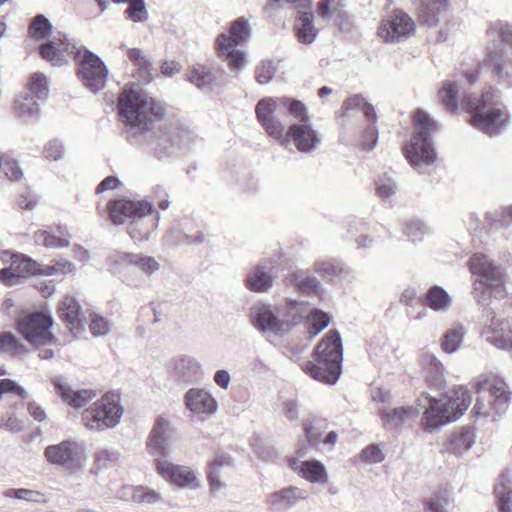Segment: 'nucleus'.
<instances>
[{"label": "nucleus", "mask_w": 512, "mask_h": 512, "mask_svg": "<svg viewBox=\"0 0 512 512\" xmlns=\"http://www.w3.org/2000/svg\"><path fill=\"white\" fill-rule=\"evenodd\" d=\"M439 98L449 110H456L461 99L469 107L472 125L488 135L499 133L509 124V114L499 103L498 91L486 90L475 102L466 95L460 82L447 81L439 91Z\"/></svg>", "instance_id": "nucleus-1"}, {"label": "nucleus", "mask_w": 512, "mask_h": 512, "mask_svg": "<svg viewBox=\"0 0 512 512\" xmlns=\"http://www.w3.org/2000/svg\"><path fill=\"white\" fill-rule=\"evenodd\" d=\"M40 54L54 66L68 63L70 57L77 61V76L82 85L93 93L103 90L107 85L108 69L99 56L78 47L67 37H55L47 44L41 45Z\"/></svg>", "instance_id": "nucleus-2"}, {"label": "nucleus", "mask_w": 512, "mask_h": 512, "mask_svg": "<svg viewBox=\"0 0 512 512\" xmlns=\"http://www.w3.org/2000/svg\"><path fill=\"white\" fill-rule=\"evenodd\" d=\"M311 358L301 364L304 373L318 382L334 385L342 374L343 346L339 333L329 331Z\"/></svg>", "instance_id": "nucleus-3"}, {"label": "nucleus", "mask_w": 512, "mask_h": 512, "mask_svg": "<svg viewBox=\"0 0 512 512\" xmlns=\"http://www.w3.org/2000/svg\"><path fill=\"white\" fill-rule=\"evenodd\" d=\"M471 402L470 391L465 387H459L453 396L441 400L426 394L421 395L417 406L424 409V430L433 431L457 420L469 408Z\"/></svg>", "instance_id": "nucleus-4"}, {"label": "nucleus", "mask_w": 512, "mask_h": 512, "mask_svg": "<svg viewBox=\"0 0 512 512\" xmlns=\"http://www.w3.org/2000/svg\"><path fill=\"white\" fill-rule=\"evenodd\" d=\"M303 312V304L295 300L280 307L257 302L250 308V320L252 325L265 335L283 336L291 330Z\"/></svg>", "instance_id": "nucleus-5"}, {"label": "nucleus", "mask_w": 512, "mask_h": 512, "mask_svg": "<svg viewBox=\"0 0 512 512\" xmlns=\"http://www.w3.org/2000/svg\"><path fill=\"white\" fill-rule=\"evenodd\" d=\"M475 281L473 295L478 304L487 306L492 298L501 300L506 296L505 279L502 268L486 254L474 253L468 262Z\"/></svg>", "instance_id": "nucleus-6"}, {"label": "nucleus", "mask_w": 512, "mask_h": 512, "mask_svg": "<svg viewBox=\"0 0 512 512\" xmlns=\"http://www.w3.org/2000/svg\"><path fill=\"white\" fill-rule=\"evenodd\" d=\"M118 107L121 121L130 128L147 130L164 115L158 101L135 89L122 92Z\"/></svg>", "instance_id": "nucleus-7"}, {"label": "nucleus", "mask_w": 512, "mask_h": 512, "mask_svg": "<svg viewBox=\"0 0 512 512\" xmlns=\"http://www.w3.org/2000/svg\"><path fill=\"white\" fill-rule=\"evenodd\" d=\"M415 132L404 147L405 157L410 165L421 172L437 159L431 133L437 130V123L422 109L413 116Z\"/></svg>", "instance_id": "nucleus-8"}, {"label": "nucleus", "mask_w": 512, "mask_h": 512, "mask_svg": "<svg viewBox=\"0 0 512 512\" xmlns=\"http://www.w3.org/2000/svg\"><path fill=\"white\" fill-rule=\"evenodd\" d=\"M474 389L478 394L486 390L489 392L488 403L480 398L476 400L473 408L476 417H491L493 420H497L508 411L511 391L502 377L494 374H481L475 380Z\"/></svg>", "instance_id": "nucleus-9"}, {"label": "nucleus", "mask_w": 512, "mask_h": 512, "mask_svg": "<svg viewBox=\"0 0 512 512\" xmlns=\"http://www.w3.org/2000/svg\"><path fill=\"white\" fill-rule=\"evenodd\" d=\"M250 38L248 21L240 17L231 23L228 32L221 33L216 40L218 57L228 63L231 71L238 72L245 66L246 54L238 49Z\"/></svg>", "instance_id": "nucleus-10"}, {"label": "nucleus", "mask_w": 512, "mask_h": 512, "mask_svg": "<svg viewBox=\"0 0 512 512\" xmlns=\"http://www.w3.org/2000/svg\"><path fill=\"white\" fill-rule=\"evenodd\" d=\"M52 325V316L44 312L31 313L18 322L19 332L30 344L39 348L42 359H51L55 355V350L50 348L57 346V340L50 331Z\"/></svg>", "instance_id": "nucleus-11"}, {"label": "nucleus", "mask_w": 512, "mask_h": 512, "mask_svg": "<svg viewBox=\"0 0 512 512\" xmlns=\"http://www.w3.org/2000/svg\"><path fill=\"white\" fill-rule=\"evenodd\" d=\"M123 415L120 396L106 393L82 413L83 425L91 431H103L117 426Z\"/></svg>", "instance_id": "nucleus-12"}, {"label": "nucleus", "mask_w": 512, "mask_h": 512, "mask_svg": "<svg viewBox=\"0 0 512 512\" xmlns=\"http://www.w3.org/2000/svg\"><path fill=\"white\" fill-rule=\"evenodd\" d=\"M44 457L49 464L60 466L70 473L80 471L88 463L86 446L74 439L47 446Z\"/></svg>", "instance_id": "nucleus-13"}, {"label": "nucleus", "mask_w": 512, "mask_h": 512, "mask_svg": "<svg viewBox=\"0 0 512 512\" xmlns=\"http://www.w3.org/2000/svg\"><path fill=\"white\" fill-rule=\"evenodd\" d=\"M283 139L275 141L288 146L293 143L301 153H311L317 150L322 143V135L309 123H293L283 131Z\"/></svg>", "instance_id": "nucleus-14"}, {"label": "nucleus", "mask_w": 512, "mask_h": 512, "mask_svg": "<svg viewBox=\"0 0 512 512\" xmlns=\"http://www.w3.org/2000/svg\"><path fill=\"white\" fill-rule=\"evenodd\" d=\"M481 336L494 347L512 351V329L508 322L499 319L491 308H485Z\"/></svg>", "instance_id": "nucleus-15"}, {"label": "nucleus", "mask_w": 512, "mask_h": 512, "mask_svg": "<svg viewBox=\"0 0 512 512\" xmlns=\"http://www.w3.org/2000/svg\"><path fill=\"white\" fill-rule=\"evenodd\" d=\"M157 472L170 484L182 489H198L200 481L196 472L185 465H177L163 458L156 461Z\"/></svg>", "instance_id": "nucleus-16"}, {"label": "nucleus", "mask_w": 512, "mask_h": 512, "mask_svg": "<svg viewBox=\"0 0 512 512\" xmlns=\"http://www.w3.org/2000/svg\"><path fill=\"white\" fill-rule=\"evenodd\" d=\"M281 104V98L265 97L258 101L255 106V114L258 122L267 135L274 140L283 139L285 125L277 117L276 111Z\"/></svg>", "instance_id": "nucleus-17"}, {"label": "nucleus", "mask_w": 512, "mask_h": 512, "mask_svg": "<svg viewBox=\"0 0 512 512\" xmlns=\"http://www.w3.org/2000/svg\"><path fill=\"white\" fill-rule=\"evenodd\" d=\"M415 30V24L411 17L403 11H395L383 19L378 36L384 42H397L408 38Z\"/></svg>", "instance_id": "nucleus-18"}, {"label": "nucleus", "mask_w": 512, "mask_h": 512, "mask_svg": "<svg viewBox=\"0 0 512 512\" xmlns=\"http://www.w3.org/2000/svg\"><path fill=\"white\" fill-rule=\"evenodd\" d=\"M173 429L169 417L158 416L153 424L146 441V446L151 455L167 456L172 451Z\"/></svg>", "instance_id": "nucleus-19"}, {"label": "nucleus", "mask_w": 512, "mask_h": 512, "mask_svg": "<svg viewBox=\"0 0 512 512\" xmlns=\"http://www.w3.org/2000/svg\"><path fill=\"white\" fill-rule=\"evenodd\" d=\"M32 275H41V265L27 255L14 254L10 266L0 269V282L14 286Z\"/></svg>", "instance_id": "nucleus-20"}, {"label": "nucleus", "mask_w": 512, "mask_h": 512, "mask_svg": "<svg viewBox=\"0 0 512 512\" xmlns=\"http://www.w3.org/2000/svg\"><path fill=\"white\" fill-rule=\"evenodd\" d=\"M184 404L192 415L200 420H206L215 415L218 402L212 393L205 388H190L184 395Z\"/></svg>", "instance_id": "nucleus-21"}, {"label": "nucleus", "mask_w": 512, "mask_h": 512, "mask_svg": "<svg viewBox=\"0 0 512 512\" xmlns=\"http://www.w3.org/2000/svg\"><path fill=\"white\" fill-rule=\"evenodd\" d=\"M289 467L305 481L326 486L329 483V474L325 465L316 459L301 461L297 457L289 459Z\"/></svg>", "instance_id": "nucleus-22"}, {"label": "nucleus", "mask_w": 512, "mask_h": 512, "mask_svg": "<svg viewBox=\"0 0 512 512\" xmlns=\"http://www.w3.org/2000/svg\"><path fill=\"white\" fill-rule=\"evenodd\" d=\"M151 212V203L144 200L119 199L110 203L109 215L112 223L120 225L133 220L137 213Z\"/></svg>", "instance_id": "nucleus-23"}, {"label": "nucleus", "mask_w": 512, "mask_h": 512, "mask_svg": "<svg viewBox=\"0 0 512 512\" xmlns=\"http://www.w3.org/2000/svg\"><path fill=\"white\" fill-rule=\"evenodd\" d=\"M158 224L159 214L154 212L151 206V212L137 213L136 217L129 221L127 231L135 242H143L150 239Z\"/></svg>", "instance_id": "nucleus-24"}, {"label": "nucleus", "mask_w": 512, "mask_h": 512, "mask_svg": "<svg viewBox=\"0 0 512 512\" xmlns=\"http://www.w3.org/2000/svg\"><path fill=\"white\" fill-rule=\"evenodd\" d=\"M52 383L62 401L74 409H81L96 397V392L94 390H73L69 383L60 377H55L52 380Z\"/></svg>", "instance_id": "nucleus-25"}, {"label": "nucleus", "mask_w": 512, "mask_h": 512, "mask_svg": "<svg viewBox=\"0 0 512 512\" xmlns=\"http://www.w3.org/2000/svg\"><path fill=\"white\" fill-rule=\"evenodd\" d=\"M421 367L426 383L435 390H443L446 387L445 366L434 354L424 352L421 355Z\"/></svg>", "instance_id": "nucleus-26"}, {"label": "nucleus", "mask_w": 512, "mask_h": 512, "mask_svg": "<svg viewBox=\"0 0 512 512\" xmlns=\"http://www.w3.org/2000/svg\"><path fill=\"white\" fill-rule=\"evenodd\" d=\"M306 498L305 492L296 487L289 486L271 493L266 500L267 505L274 511L291 508Z\"/></svg>", "instance_id": "nucleus-27"}, {"label": "nucleus", "mask_w": 512, "mask_h": 512, "mask_svg": "<svg viewBox=\"0 0 512 512\" xmlns=\"http://www.w3.org/2000/svg\"><path fill=\"white\" fill-rule=\"evenodd\" d=\"M273 269V262L251 268L246 278L248 288L254 292L268 291L275 278Z\"/></svg>", "instance_id": "nucleus-28"}, {"label": "nucleus", "mask_w": 512, "mask_h": 512, "mask_svg": "<svg viewBox=\"0 0 512 512\" xmlns=\"http://www.w3.org/2000/svg\"><path fill=\"white\" fill-rule=\"evenodd\" d=\"M504 53L502 50H491L484 59L482 66L489 67L495 82L502 88L512 86V76L503 65Z\"/></svg>", "instance_id": "nucleus-29"}, {"label": "nucleus", "mask_w": 512, "mask_h": 512, "mask_svg": "<svg viewBox=\"0 0 512 512\" xmlns=\"http://www.w3.org/2000/svg\"><path fill=\"white\" fill-rule=\"evenodd\" d=\"M467 333L466 325L460 322L454 323L442 335L441 350L449 355L457 353L461 349Z\"/></svg>", "instance_id": "nucleus-30"}, {"label": "nucleus", "mask_w": 512, "mask_h": 512, "mask_svg": "<svg viewBox=\"0 0 512 512\" xmlns=\"http://www.w3.org/2000/svg\"><path fill=\"white\" fill-rule=\"evenodd\" d=\"M118 497L139 504H155L162 499L157 491L146 486H124L118 492Z\"/></svg>", "instance_id": "nucleus-31"}, {"label": "nucleus", "mask_w": 512, "mask_h": 512, "mask_svg": "<svg viewBox=\"0 0 512 512\" xmlns=\"http://www.w3.org/2000/svg\"><path fill=\"white\" fill-rule=\"evenodd\" d=\"M419 413V408H414L412 406L385 408L380 411V418L385 426L389 428H398L407 420L417 416Z\"/></svg>", "instance_id": "nucleus-32"}, {"label": "nucleus", "mask_w": 512, "mask_h": 512, "mask_svg": "<svg viewBox=\"0 0 512 512\" xmlns=\"http://www.w3.org/2000/svg\"><path fill=\"white\" fill-rule=\"evenodd\" d=\"M58 311L71 330L82 326L81 305L74 296L66 295L60 302Z\"/></svg>", "instance_id": "nucleus-33"}, {"label": "nucleus", "mask_w": 512, "mask_h": 512, "mask_svg": "<svg viewBox=\"0 0 512 512\" xmlns=\"http://www.w3.org/2000/svg\"><path fill=\"white\" fill-rule=\"evenodd\" d=\"M294 29L298 41L302 44H311L318 34L314 26V16L309 12L299 14L295 20Z\"/></svg>", "instance_id": "nucleus-34"}, {"label": "nucleus", "mask_w": 512, "mask_h": 512, "mask_svg": "<svg viewBox=\"0 0 512 512\" xmlns=\"http://www.w3.org/2000/svg\"><path fill=\"white\" fill-rule=\"evenodd\" d=\"M494 494L501 512H512V478L509 473L502 474L495 484Z\"/></svg>", "instance_id": "nucleus-35"}, {"label": "nucleus", "mask_w": 512, "mask_h": 512, "mask_svg": "<svg viewBox=\"0 0 512 512\" xmlns=\"http://www.w3.org/2000/svg\"><path fill=\"white\" fill-rule=\"evenodd\" d=\"M424 303L433 311L446 312L452 304V298L443 287L434 285L427 291Z\"/></svg>", "instance_id": "nucleus-36"}, {"label": "nucleus", "mask_w": 512, "mask_h": 512, "mask_svg": "<svg viewBox=\"0 0 512 512\" xmlns=\"http://www.w3.org/2000/svg\"><path fill=\"white\" fill-rule=\"evenodd\" d=\"M448 7L447 0H423L419 12V19L427 26L435 25L439 15Z\"/></svg>", "instance_id": "nucleus-37"}, {"label": "nucleus", "mask_w": 512, "mask_h": 512, "mask_svg": "<svg viewBox=\"0 0 512 512\" xmlns=\"http://www.w3.org/2000/svg\"><path fill=\"white\" fill-rule=\"evenodd\" d=\"M58 234L55 235L47 231H38L35 233V242L46 248H65L70 244L71 235L65 227L58 228Z\"/></svg>", "instance_id": "nucleus-38"}, {"label": "nucleus", "mask_w": 512, "mask_h": 512, "mask_svg": "<svg viewBox=\"0 0 512 512\" xmlns=\"http://www.w3.org/2000/svg\"><path fill=\"white\" fill-rule=\"evenodd\" d=\"M187 80L201 90H210L215 82V75L211 68L196 64L187 71Z\"/></svg>", "instance_id": "nucleus-39"}, {"label": "nucleus", "mask_w": 512, "mask_h": 512, "mask_svg": "<svg viewBox=\"0 0 512 512\" xmlns=\"http://www.w3.org/2000/svg\"><path fill=\"white\" fill-rule=\"evenodd\" d=\"M29 33L30 36L35 40L41 41L47 39V42L43 43L42 45L47 44L55 37H67L66 35L58 33L57 35H54L52 38H50L52 33V26L50 21L44 15H38L32 20Z\"/></svg>", "instance_id": "nucleus-40"}, {"label": "nucleus", "mask_w": 512, "mask_h": 512, "mask_svg": "<svg viewBox=\"0 0 512 512\" xmlns=\"http://www.w3.org/2000/svg\"><path fill=\"white\" fill-rule=\"evenodd\" d=\"M37 100L34 95L28 92L19 95L15 101V108L19 116L24 119L37 118L40 113V106Z\"/></svg>", "instance_id": "nucleus-41"}, {"label": "nucleus", "mask_w": 512, "mask_h": 512, "mask_svg": "<svg viewBox=\"0 0 512 512\" xmlns=\"http://www.w3.org/2000/svg\"><path fill=\"white\" fill-rule=\"evenodd\" d=\"M120 462V453L112 448H101L94 453V464L92 472L97 474L100 471L109 469Z\"/></svg>", "instance_id": "nucleus-42"}, {"label": "nucleus", "mask_w": 512, "mask_h": 512, "mask_svg": "<svg viewBox=\"0 0 512 512\" xmlns=\"http://www.w3.org/2000/svg\"><path fill=\"white\" fill-rule=\"evenodd\" d=\"M342 108L345 111H362L366 119L371 123H375L377 120L374 107L361 94H354L348 97L344 101Z\"/></svg>", "instance_id": "nucleus-43"}, {"label": "nucleus", "mask_w": 512, "mask_h": 512, "mask_svg": "<svg viewBox=\"0 0 512 512\" xmlns=\"http://www.w3.org/2000/svg\"><path fill=\"white\" fill-rule=\"evenodd\" d=\"M174 371L179 378L188 380L201 372V365L197 359L190 356H180L173 362Z\"/></svg>", "instance_id": "nucleus-44"}, {"label": "nucleus", "mask_w": 512, "mask_h": 512, "mask_svg": "<svg viewBox=\"0 0 512 512\" xmlns=\"http://www.w3.org/2000/svg\"><path fill=\"white\" fill-rule=\"evenodd\" d=\"M476 440L475 431L472 428H463L458 433L452 436L450 445L453 453L456 455H463L470 450Z\"/></svg>", "instance_id": "nucleus-45"}, {"label": "nucleus", "mask_w": 512, "mask_h": 512, "mask_svg": "<svg viewBox=\"0 0 512 512\" xmlns=\"http://www.w3.org/2000/svg\"><path fill=\"white\" fill-rule=\"evenodd\" d=\"M315 272L323 277L342 278L349 274L348 268L336 260H322L315 263Z\"/></svg>", "instance_id": "nucleus-46"}, {"label": "nucleus", "mask_w": 512, "mask_h": 512, "mask_svg": "<svg viewBox=\"0 0 512 512\" xmlns=\"http://www.w3.org/2000/svg\"><path fill=\"white\" fill-rule=\"evenodd\" d=\"M281 105H283L290 116L297 121L296 123H309L310 122V114L305 104L301 101L284 97L281 98Z\"/></svg>", "instance_id": "nucleus-47"}, {"label": "nucleus", "mask_w": 512, "mask_h": 512, "mask_svg": "<svg viewBox=\"0 0 512 512\" xmlns=\"http://www.w3.org/2000/svg\"><path fill=\"white\" fill-rule=\"evenodd\" d=\"M135 253L115 252L107 259L108 269L115 275H120L128 266H134Z\"/></svg>", "instance_id": "nucleus-48"}, {"label": "nucleus", "mask_w": 512, "mask_h": 512, "mask_svg": "<svg viewBox=\"0 0 512 512\" xmlns=\"http://www.w3.org/2000/svg\"><path fill=\"white\" fill-rule=\"evenodd\" d=\"M451 496L448 490H439L424 502L425 512H447Z\"/></svg>", "instance_id": "nucleus-49"}, {"label": "nucleus", "mask_w": 512, "mask_h": 512, "mask_svg": "<svg viewBox=\"0 0 512 512\" xmlns=\"http://www.w3.org/2000/svg\"><path fill=\"white\" fill-rule=\"evenodd\" d=\"M4 496L6 498L18 499L36 504L46 502L45 495L42 492L26 488H10L4 492Z\"/></svg>", "instance_id": "nucleus-50"}, {"label": "nucleus", "mask_w": 512, "mask_h": 512, "mask_svg": "<svg viewBox=\"0 0 512 512\" xmlns=\"http://www.w3.org/2000/svg\"><path fill=\"white\" fill-rule=\"evenodd\" d=\"M487 34L492 39L509 43L512 41V24L503 20L491 21L487 26Z\"/></svg>", "instance_id": "nucleus-51"}, {"label": "nucleus", "mask_w": 512, "mask_h": 512, "mask_svg": "<svg viewBox=\"0 0 512 512\" xmlns=\"http://www.w3.org/2000/svg\"><path fill=\"white\" fill-rule=\"evenodd\" d=\"M27 92L34 95L38 100L45 99L49 92L46 76L39 72L32 73L29 78Z\"/></svg>", "instance_id": "nucleus-52"}, {"label": "nucleus", "mask_w": 512, "mask_h": 512, "mask_svg": "<svg viewBox=\"0 0 512 512\" xmlns=\"http://www.w3.org/2000/svg\"><path fill=\"white\" fill-rule=\"evenodd\" d=\"M134 267L138 268L147 276L155 275L161 268L160 261L153 257L142 253H135Z\"/></svg>", "instance_id": "nucleus-53"}, {"label": "nucleus", "mask_w": 512, "mask_h": 512, "mask_svg": "<svg viewBox=\"0 0 512 512\" xmlns=\"http://www.w3.org/2000/svg\"><path fill=\"white\" fill-rule=\"evenodd\" d=\"M25 352L26 348L24 344H22L14 334L10 332L0 333V354L8 353L17 355Z\"/></svg>", "instance_id": "nucleus-54"}, {"label": "nucleus", "mask_w": 512, "mask_h": 512, "mask_svg": "<svg viewBox=\"0 0 512 512\" xmlns=\"http://www.w3.org/2000/svg\"><path fill=\"white\" fill-rule=\"evenodd\" d=\"M76 271V267L73 262L60 258L51 265L41 267V275L44 276H60L71 274Z\"/></svg>", "instance_id": "nucleus-55"}, {"label": "nucleus", "mask_w": 512, "mask_h": 512, "mask_svg": "<svg viewBox=\"0 0 512 512\" xmlns=\"http://www.w3.org/2000/svg\"><path fill=\"white\" fill-rule=\"evenodd\" d=\"M292 281L295 282L300 291L307 294H318L321 290L320 282L313 276L304 275L302 272H294Z\"/></svg>", "instance_id": "nucleus-56"}, {"label": "nucleus", "mask_w": 512, "mask_h": 512, "mask_svg": "<svg viewBox=\"0 0 512 512\" xmlns=\"http://www.w3.org/2000/svg\"><path fill=\"white\" fill-rule=\"evenodd\" d=\"M330 322L329 316L321 310L312 309L308 315L309 333L312 336L318 335Z\"/></svg>", "instance_id": "nucleus-57"}, {"label": "nucleus", "mask_w": 512, "mask_h": 512, "mask_svg": "<svg viewBox=\"0 0 512 512\" xmlns=\"http://www.w3.org/2000/svg\"><path fill=\"white\" fill-rule=\"evenodd\" d=\"M397 192V184L392 176L383 174L376 181V193L383 199L387 200L393 197Z\"/></svg>", "instance_id": "nucleus-58"}, {"label": "nucleus", "mask_w": 512, "mask_h": 512, "mask_svg": "<svg viewBox=\"0 0 512 512\" xmlns=\"http://www.w3.org/2000/svg\"><path fill=\"white\" fill-rule=\"evenodd\" d=\"M112 329V323L109 319L99 315L92 314L90 330L93 336L95 337H103L107 335Z\"/></svg>", "instance_id": "nucleus-59"}, {"label": "nucleus", "mask_w": 512, "mask_h": 512, "mask_svg": "<svg viewBox=\"0 0 512 512\" xmlns=\"http://www.w3.org/2000/svg\"><path fill=\"white\" fill-rule=\"evenodd\" d=\"M344 6L343 0H321L317 12L321 18L328 20L333 14H339Z\"/></svg>", "instance_id": "nucleus-60"}, {"label": "nucleus", "mask_w": 512, "mask_h": 512, "mask_svg": "<svg viewBox=\"0 0 512 512\" xmlns=\"http://www.w3.org/2000/svg\"><path fill=\"white\" fill-rule=\"evenodd\" d=\"M276 71L273 61L264 60L256 68V79L260 84H267L274 78Z\"/></svg>", "instance_id": "nucleus-61"}, {"label": "nucleus", "mask_w": 512, "mask_h": 512, "mask_svg": "<svg viewBox=\"0 0 512 512\" xmlns=\"http://www.w3.org/2000/svg\"><path fill=\"white\" fill-rule=\"evenodd\" d=\"M378 140V130L374 123L367 126L359 139V147L364 151H371L376 146Z\"/></svg>", "instance_id": "nucleus-62"}, {"label": "nucleus", "mask_w": 512, "mask_h": 512, "mask_svg": "<svg viewBox=\"0 0 512 512\" xmlns=\"http://www.w3.org/2000/svg\"><path fill=\"white\" fill-rule=\"evenodd\" d=\"M0 167H2L4 173L10 180L19 181L23 177V172L17 161L10 157H0Z\"/></svg>", "instance_id": "nucleus-63"}, {"label": "nucleus", "mask_w": 512, "mask_h": 512, "mask_svg": "<svg viewBox=\"0 0 512 512\" xmlns=\"http://www.w3.org/2000/svg\"><path fill=\"white\" fill-rule=\"evenodd\" d=\"M406 235L412 241H421L429 233L427 225L419 220L410 221L406 225Z\"/></svg>", "instance_id": "nucleus-64"}]
</instances>
